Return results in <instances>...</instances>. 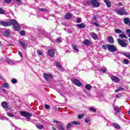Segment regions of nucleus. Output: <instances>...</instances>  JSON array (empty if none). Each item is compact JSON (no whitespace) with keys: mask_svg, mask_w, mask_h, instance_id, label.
I'll return each instance as SVG.
<instances>
[{"mask_svg":"<svg viewBox=\"0 0 130 130\" xmlns=\"http://www.w3.org/2000/svg\"><path fill=\"white\" fill-rule=\"evenodd\" d=\"M112 126H113V127H115V128H117V129H119V128H120V126L117 123H113Z\"/></svg>","mask_w":130,"mask_h":130,"instance_id":"obj_26","label":"nucleus"},{"mask_svg":"<svg viewBox=\"0 0 130 130\" xmlns=\"http://www.w3.org/2000/svg\"><path fill=\"white\" fill-rule=\"evenodd\" d=\"M59 121L56 120H54V123H59Z\"/></svg>","mask_w":130,"mask_h":130,"instance_id":"obj_55","label":"nucleus"},{"mask_svg":"<svg viewBox=\"0 0 130 130\" xmlns=\"http://www.w3.org/2000/svg\"><path fill=\"white\" fill-rule=\"evenodd\" d=\"M83 117H84V115H83V114L78 115V118L79 119H82V118H83Z\"/></svg>","mask_w":130,"mask_h":130,"instance_id":"obj_47","label":"nucleus"},{"mask_svg":"<svg viewBox=\"0 0 130 130\" xmlns=\"http://www.w3.org/2000/svg\"><path fill=\"white\" fill-rule=\"evenodd\" d=\"M2 78V76L0 75V79Z\"/></svg>","mask_w":130,"mask_h":130,"instance_id":"obj_62","label":"nucleus"},{"mask_svg":"<svg viewBox=\"0 0 130 130\" xmlns=\"http://www.w3.org/2000/svg\"><path fill=\"white\" fill-rule=\"evenodd\" d=\"M104 1L105 4H106V5L107 6L108 8H110V7H111V3H110V2H109L108 0H104Z\"/></svg>","mask_w":130,"mask_h":130,"instance_id":"obj_22","label":"nucleus"},{"mask_svg":"<svg viewBox=\"0 0 130 130\" xmlns=\"http://www.w3.org/2000/svg\"><path fill=\"white\" fill-rule=\"evenodd\" d=\"M116 112H117V113H118V112H121V110H119V107H118V106H115L114 107Z\"/></svg>","mask_w":130,"mask_h":130,"instance_id":"obj_29","label":"nucleus"},{"mask_svg":"<svg viewBox=\"0 0 130 130\" xmlns=\"http://www.w3.org/2000/svg\"><path fill=\"white\" fill-rule=\"evenodd\" d=\"M124 63L125 64H128L129 63V60L128 59H124Z\"/></svg>","mask_w":130,"mask_h":130,"instance_id":"obj_38","label":"nucleus"},{"mask_svg":"<svg viewBox=\"0 0 130 130\" xmlns=\"http://www.w3.org/2000/svg\"><path fill=\"white\" fill-rule=\"evenodd\" d=\"M7 114L9 116V117H14V116H15V115L12 114L11 113L7 112Z\"/></svg>","mask_w":130,"mask_h":130,"instance_id":"obj_36","label":"nucleus"},{"mask_svg":"<svg viewBox=\"0 0 130 130\" xmlns=\"http://www.w3.org/2000/svg\"><path fill=\"white\" fill-rule=\"evenodd\" d=\"M56 42H57V43H60L61 42V39L59 38L56 39Z\"/></svg>","mask_w":130,"mask_h":130,"instance_id":"obj_42","label":"nucleus"},{"mask_svg":"<svg viewBox=\"0 0 130 130\" xmlns=\"http://www.w3.org/2000/svg\"><path fill=\"white\" fill-rule=\"evenodd\" d=\"M107 40L109 43H111V44H113V43H114V40L113 39V37L111 36L108 37Z\"/></svg>","mask_w":130,"mask_h":130,"instance_id":"obj_15","label":"nucleus"},{"mask_svg":"<svg viewBox=\"0 0 130 130\" xmlns=\"http://www.w3.org/2000/svg\"><path fill=\"white\" fill-rule=\"evenodd\" d=\"M20 114L27 119H30V117H31V114L27 112L20 111Z\"/></svg>","mask_w":130,"mask_h":130,"instance_id":"obj_7","label":"nucleus"},{"mask_svg":"<svg viewBox=\"0 0 130 130\" xmlns=\"http://www.w3.org/2000/svg\"><path fill=\"white\" fill-rule=\"evenodd\" d=\"M71 123L72 124V125H73L74 124H80L79 122L76 121H72Z\"/></svg>","mask_w":130,"mask_h":130,"instance_id":"obj_41","label":"nucleus"},{"mask_svg":"<svg viewBox=\"0 0 130 130\" xmlns=\"http://www.w3.org/2000/svg\"><path fill=\"white\" fill-rule=\"evenodd\" d=\"M91 37L94 39V40H97L98 39V37L95 32H91Z\"/></svg>","mask_w":130,"mask_h":130,"instance_id":"obj_18","label":"nucleus"},{"mask_svg":"<svg viewBox=\"0 0 130 130\" xmlns=\"http://www.w3.org/2000/svg\"><path fill=\"white\" fill-rule=\"evenodd\" d=\"M103 49L106 50L107 49V45H103L102 47Z\"/></svg>","mask_w":130,"mask_h":130,"instance_id":"obj_51","label":"nucleus"},{"mask_svg":"<svg viewBox=\"0 0 130 130\" xmlns=\"http://www.w3.org/2000/svg\"><path fill=\"white\" fill-rule=\"evenodd\" d=\"M88 110L90 111H92V112H96V109L93 107H90V108H88Z\"/></svg>","mask_w":130,"mask_h":130,"instance_id":"obj_34","label":"nucleus"},{"mask_svg":"<svg viewBox=\"0 0 130 130\" xmlns=\"http://www.w3.org/2000/svg\"><path fill=\"white\" fill-rule=\"evenodd\" d=\"M21 26H24V24H21Z\"/></svg>","mask_w":130,"mask_h":130,"instance_id":"obj_61","label":"nucleus"},{"mask_svg":"<svg viewBox=\"0 0 130 130\" xmlns=\"http://www.w3.org/2000/svg\"><path fill=\"white\" fill-rule=\"evenodd\" d=\"M3 88H6V89H10V85L8 83H4L2 84Z\"/></svg>","mask_w":130,"mask_h":130,"instance_id":"obj_17","label":"nucleus"},{"mask_svg":"<svg viewBox=\"0 0 130 130\" xmlns=\"http://www.w3.org/2000/svg\"><path fill=\"white\" fill-rule=\"evenodd\" d=\"M117 40L119 44H120V45L122 47H126V46H127V44H126V41L122 40L120 39H118Z\"/></svg>","mask_w":130,"mask_h":130,"instance_id":"obj_6","label":"nucleus"},{"mask_svg":"<svg viewBox=\"0 0 130 130\" xmlns=\"http://www.w3.org/2000/svg\"><path fill=\"white\" fill-rule=\"evenodd\" d=\"M5 2H6L7 4H10V3L12 2V0H5Z\"/></svg>","mask_w":130,"mask_h":130,"instance_id":"obj_53","label":"nucleus"},{"mask_svg":"<svg viewBox=\"0 0 130 130\" xmlns=\"http://www.w3.org/2000/svg\"><path fill=\"white\" fill-rule=\"evenodd\" d=\"M116 98L118 99V98H120V95H119V94H117V95H116Z\"/></svg>","mask_w":130,"mask_h":130,"instance_id":"obj_56","label":"nucleus"},{"mask_svg":"<svg viewBox=\"0 0 130 130\" xmlns=\"http://www.w3.org/2000/svg\"><path fill=\"white\" fill-rule=\"evenodd\" d=\"M85 121L86 123H88L90 122V119H89V118H86Z\"/></svg>","mask_w":130,"mask_h":130,"instance_id":"obj_50","label":"nucleus"},{"mask_svg":"<svg viewBox=\"0 0 130 130\" xmlns=\"http://www.w3.org/2000/svg\"><path fill=\"white\" fill-rule=\"evenodd\" d=\"M39 11H40V12H45L46 10L45 9H42V8H38Z\"/></svg>","mask_w":130,"mask_h":130,"instance_id":"obj_45","label":"nucleus"},{"mask_svg":"<svg viewBox=\"0 0 130 130\" xmlns=\"http://www.w3.org/2000/svg\"><path fill=\"white\" fill-rule=\"evenodd\" d=\"M123 54L124 55V56H126V57H127V58H129L130 59V53L127 52H125L123 53Z\"/></svg>","mask_w":130,"mask_h":130,"instance_id":"obj_24","label":"nucleus"},{"mask_svg":"<svg viewBox=\"0 0 130 130\" xmlns=\"http://www.w3.org/2000/svg\"><path fill=\"white\" fill-rule=\"evenodd\" d=\"M6 60L7 61V62H8V63H10V64L12 63L13 61H12V60H11V59L9 58H7L6 59Z\"/></svg>","mask_w":130,"mask_h":130,"instance_id":"obj_33","label":"nucleus"},{"mask_svg":"<svg viewBox=\"0 0 130 130\" xmlns=\"http://www.w3.org/2000/svg\"><path fill=\"white\" fill-rule=\"evenodd\" d=\"M72 48L75 53H78L79 51H80V50H79V48L78 47V46H77L76 45H75V44L72 45Z\"/></svg>","mask_w":130,"mask_h":130,"instance_id":"obj_13","label":"nucleus"},{"mask_svg":"<svg viewBox=\"0 0 130 130\" xmlns=\"http://www.w3.org/2000/svg\"><path fill=\"white\" fill-rule=\"evenodd\" d=\"M2 91H3V92H6V89H3Z\"/></svg>","mask_w":130,"mask_h":130,"instance_id":"obj_59","label":"nucleus"},{"mask_svg":"<svg viewBox=\"0 0 130 130\" xmlns=\"http://www.w3.org/2000/svg\"><path fill=\"white\" fill-rule=\"evenodd\" d=\"M93 25H95L96 27H99L100 25L96 22H94L93 23Z\"/></svg>","mask_w":130,"mask_h":130,"instance_id":"obj_48","label":"nucleus"},{"mask_svg":"<svg viewBox=\"0 0 130 130\" xmlns=\"http://www.w3.org/2000/svg\"><path fill=\"white\" fill-rule=\"evenodd\" d=\"M38 55H42V51L41 50L38 51Z\"/></svg>","mask_w":130,"mask_h":130,"instance_id":"obj_49","label":"nucleus"},{"mask_svg":"<svg viewBox=\"0 0 130 130\" xmlns=\"http://www.w3.org/2000/svg\"><path fill=\"white\" fill-rule=\"evenodd\" d=\"M1 105L4 109H6V110H8V108L9 107V104L6 103V102L4 101L2 103Z\"/></svg>","mask_w":130,"mask_h":130,"instance_id":"obj_11","label":"nucleus"},{"mask_svg":"<svg viewBox=\"0 0 130 130\" xmlns=\"http://www.w3.org/2000/svg\"><path fill=\"white\" fill-rule=\"evenodd\" d=\"M126 32L127 34V35L128 36V37H130V29H127L126 30Z\"/></svg>","mask_w":130,"mask_h":130,"instance_id":"obj_46","label":"nucleus"},{"mask_svg":"<svg viewBox=\"0 0 130 130\" xmlns=\"http://www.w3.org/2000/svg\"><path fill=\"white\" fill-rule=\"evenodd\" d=\"M25 34V31L21 30L20 31V35H22V36H24Z\"/></svg>","mask_w":130,"mask_h":130,"instance_id":"obj_44","label":"nucleus"},{"mask_svg":"<svg viewBox=\"0 0 130 130\" xmlns=\"http://www.w3.org/2000/svg\"><path fill=\"white\" fill-rule=\"evenodd\" d=\"M5 10H4L3 9L0 8V14H1L2 15H3L4 14H5Z\"/></svg>","mask_w":130,"mask_h":130,"instance_id":"obj_40","label":"nucleus"},{"mask_svg":"<svg viewBox=\"0 0 130 130\" xmlns=\"http://www.w3.org/2000/svg\"><path fill=\"white\" fill-rule=\"evenodd\" d=\"M115 32L117 34H119V33H121L122 34H123V33H124L123 31H121V30L117 28L115 29Z\"/></svg>","mask_w":130,"mask_h":130,"instance_id":"obj_27","label":"nucleus"},{"mask_svg":"<svg viewBox=\"0 0 130 130\" xmlns=\"http://www.w3.org/2000/svg\"><path fill=\"white\" fill-rule=\"evenodd\" d=\"M89 3H90L93 8H99L100 7V3L97 2V0H90Z\"/></svg>","mask_w":130,"mask_h":130,"instance_id":"obj_4","label":"nucleus"},{"mask_svg":"<svg viewBox=\"0 0 130 130\" xmlns=\"http://www.w3.org/2000/svg\"><path fill=\"white\" fill-rule=\"evenodd\" d=\"M54 53H55V49H54L48 50V55L51 57H54Z\"/></svg>","mask_w":130,"mask_h":130,"instance_id":"obj_9","label":"nucleus"},{"mask_svg":"<svg viewBox=\"0 0 130 130\" xmlns=\"http://www.w3.org/2000/svg\"><path fill=\"white\" fill-rule=\"evenodd\" d=\"M107 48L110 52H115L117 50L116 47L113 45L107 44Z\"/></svg>","mask_w":130,"mask_h":130,"instance_id":"obj_2","label":"nucleus"},{"mask_svg":"<svg viewBox=\"0 0 130 130\" xmlns=\"http://www.w3.org/2000/svg\"><path fill=\"white\" fill-rule=\"evenodd\" d=\"M123 90V88L122 87H119L116 90V93H118V92H120V91H122Z\"/></svg>","mask_w":130,"mask_h":130,"instance_id":"obj_37","label":"nucleus"},{"mask_svg":"<svg viewBox=\"0 0 130 130\" xmlns=\"http://www.w3.org/2000/svg\"><path fill=\"white\" fill-rule=\"evenodd\" d=\"M18 42L23 49H27V46H28V45H26V44L22 42L21 40L18 41Z\"/></svg>","mask_w":130,"mask_h":130,"instance_id":"obj_12","label":"nucleus"},{"mask_svg":"<svg viewBox=\"0 0 130 130\" xmlns=\"http://www.w3.org/2000/svg\"><path fill=\"white\" fill-rule=\"evenodd\" d=\"M129 26H130V22L129 23Z\"/></svg>","mask_w":130,"mask_h":130,"instance_id":"obj_63","label":"nucleus"},{"mask_svg":"<svg viewBox=\"0 0 130 130\" xmlns=\"http://www.w3.org/2000/svg\"><path fill=\"white\" fill-rule=\"evenodd\" d=\"M77 27H78V28H80V29H83V28H86V26H85V24H84V23H83L77 24Z\"/></svg>","mask_w":130,"mask_h":130,"instance_id":"obj_20","label":"nucleus"},{"mask_svg":"<svg viewBox=\"0 0 130 130\" xmlns=\"http://www.w3.org/2000/svg\"><path fill=\"white\" fill-rule=\"evenodd\" d=\"M56 127L59 130H66V129H64V127L63 126V125H62L61 123L57 124Z\"/></svg>","mask_w":130,"mask_h":130,"instance_id":"obj_16","label":"nucleus"},{"mask_svg":"<svg viewBox=\"0 0 130 130\" xmlns=\"http://www.w3.org/2000/svg\"><path fill=\"white\" fill-rule=\"evenodd\" d=\"M44 78L46 81L49 82V81H50V80L53 78V76L51 74L45 73L44 74Z\"/></svg>","mask_w":130,"mask_h":130,"instance_id":"obj_5","label":"nucleus"},{"mask_svg":"<svg viewBox=\"0 0 130 130\" xmlns=\"http://www.w3.org/2000/svg\"><path fill=\"white\" fill-rule=\"evenodd\" d=\"M55 63H56V67H57L58 69L60 70V69H61V65H60V64L58 63V62L56 61Z\"/></svg>","mask_w":130,"mask_h":130,"instance_id":"obj_31","label":"nucleus"},{"mask_svg":"<svg viewBox=\"0 0 130 130\" xmlns=\"http://www.w3.org/2000/svg\"><path fill=\"white\" fill-rule=\"evenodd\" d=\"M118 6H122V4H121V3H120L118 4Z\"/></svg>","mask_w":130,"mask_h":130,"instance_id":"obj_58","label":"nucleus"},{"mask_svg":"<svg viewBox=\"0 0 130 130\" xmlns=\"http://www.w3.org/2000/svg\"><path fill=\"white\" fill-rule=\"evenodd\" d=\"M18 54L21 58L23 57V54H22V52L19 51Z\"/></svg>","mask_w":130,"mask_h":130,"instance_id":"obj_54","label":"nucleus"},{"mask_svg":"<svg viewBox=\"0 0 130 130\" xmlns=\"http://www.w3.org/2000/svg\"><path fill=\"white\" fill-rule=\"evenodd\" d=\"M115 12H116L118 15H120V16H122L123 15H125V10L123 8H121L119 10H115Z\"/></svg>","mask_w":130,"mask_h":130,"instance_id":"obj_8","label":"nucleus"},{"mask_svg":"<svg viewBox=\"0 0 130 130\" xmlns=\"http://www.w3.org/2000/svg\"><path fill=\"white\" fill-rule=\"evenodd\" d=\"M71 81L72 83L74 84V85H75L76 86H77L78 87H82V86H83V84L81 83V81H80V80L76 78H72L71 79Z\"/></svg>","mask_w":130,"mask_h":130,"instance_id":"obj_3","label":"nucleus"},{"mask_svg":"<svg viewBox=\"0 0 130 130\" xmlns=\"http://www.w3.org/2000/svg\"><path fill=\"white\" fill-rule=\"evenodd\" d=\"M11 82L12 84H16L17 83V80L15 78L12 79Z\"/></svg>","mask_w":130,"mask_h":130,"instance_id":"obj_39","label":"nucleus"},{"mask_svg":"<svg viewBox=\"0 0 130 130\" xmlns=\"http://www.w3.org/2000/svg\"><path fill=\"white\" fill-rule=\"evenodd\" d=\"M119 38H127V37H126V36H125L124 34H120L119 35Z\"/></svg>","mask_w":130,"mask_h":130,"instance_id":"obj_32","label":"nucleus"},{"mask_svg":"<svg viewBox=\"0 0 130 130\" xmlns=\"http://www.w3.org/2000/svg\"><path fill=\"white\" fill-rule=\"evenodd\" d=\"M52 129H53V130H56V128H55L54 127H52Z\"/></svg>","mask_w":130,"mask_h":130,"instance_id":"obj_57","label":"nucleus"},{"mask_svg":"<svg viewBox=\"0 0 130 130\" xmlns=\"http://www.w3.org/2000/svg\"><path fill=\"white\" fill-rule=\"evenodd\" d=\"M100 71H101V72H102V73H106L107 72V68L106 67H103L102 68H101L100 69Z\"/></svg>","mask_w":130,"mask_h":130,"instance_id":"obj_28","label":"nucleus"},{"mask_svg":"<svg viewBox=\"0 0 130 130\" xmlns=\"http://www.w3.org/2000/svg\"><path fill=\"white\" fill-rule=\"evenodd\" d=\"M72 18V14L71 13H67L66 15L64 16V18L66 20H70Z\"/></svg>","mask_w":130,"mask_h":130,"instance_id":"obj_19","label":"nucleus"},{"mask_svg":"<svg viewBox=\"0 0 130 130\" xmlns=\"http://www.w3.org/2000/svg\"><path fill=\"white\" fill-rule=\"evenodd\" d=\"M91 44V42H89V40H85L83 42V44L86 46H89V45Z\"/></svg>","mask_w":130,"mask_h":130,"instance_id":"obj_21","label":"nucleus"},{"mask_svg":"<svg viewBox=\"0 0 130 130\" xmlns=\"http://www.w3.org/2000/svg\"><path fill=\"white\" fill-rule=\"evenodd\" d=\"M16 2H18V3H20L21 2V0H16Z\"/></svg>","mask_w":130,"mask_h":130,"instance_id":"obj_60","label":"nucleus"},{"mask_svg":"<svg viewBox=\"0 0 130 130\" xmlns=\"http://www.w3.org/2000/svg\"><path fill=\"white\" fill-rule=\"evenodd\" d=\"M85 88L86 90H87L88 91H90L91 90V88H92V86L90 84H86L85 86Z\"/></svg>","mask_w":130,"mask_h":130,"instance_id":"obj_25","label":"nucleus"},{"mask_svg":"<svg viewBox=\"0 0 130 130\" xmlns=\"http://www.w3.org/2000/svg\"><path fill=\"white\" fill-rule=\"evenodd\" d=\"M111 80L115 83H119L120 80L116 76H113L111 77Z\"/></svg>","mask_w":130,"mask_h":130,"instance_id":"obj_14","label":"nucleus"},{"mask_svg":"<svg viewBox=\"0 0 130 130\" xmlns=\"http://www.w3.org/2000/svg\"><path fill=\"white\" fill-rule=\"evenodd\" d=\"M77 23H81V22H82V21L81 20V18H78L77 19Z\"/></svg>","mask_w":130,"mask_h":130,"instance_id":"obj_52","label":"nucleus"},{"mask_svg":"<svg viewBox=\"0 0 130 130\" xmlns=\"http://www.w3.org/2000/svg\"><path fill=\"white\" fill-rule=\"evenodd\" d=\"M72 126H73V124H72V122L68 124L67 125V129H70L71 128V127H72Z\"/></svg>","mask_w":130,"mask_h":130,"instance_id":"obj_35","label":"nucleus"},{"mask_svg":"<svg viewBox=\"0 0 130 130\" xmlns=\"http://www.w3.org/2000/svg\"><path fill=\"white\" fill-rule=\"evenodd\" d=\"M36 126L39 129H42L44 127V125L41 124H38Z\"/></svg>","mask_w":130,"mask_h":130,"instance_id":"obj_30","label":"nucleus"},{"mask_svg":"<svg viewBox=\"0 0 130 130\" xmlns=\"http://www.w3.org/2000/svg\"><path fill=\"white\" fill-rule=\"evenodd\" d=\"M123 21H124V24H126V25H127V24H128V23L130 22L129 18L127 17L126 18H124Z\"/></svg>","mask_w":130,"mask_h":130,"instance_id":"obj_23","label":"nucleus"},{"mask_svg":"<svg viewBox=\"0 0 130 130\" xmlns=\"http://www.w3.org/2000/svg\"><path fill=\"white\" fill-rule=\"evenodd\" d=\"M45 108H46V109H50V106L49 105H45Z\"/></svg>","mask_w":130,"mask_h":130,"instance_id":"obj_43","label":"nucleus"},{"mask_svg":"<svg viewBox=\"0 0 130 130\" xmlns=\"http://www.w3.org/2000/svg\"><path fill=\"white\" fill-rule=\"evenodd\" d=\"M0 25L4 26V27H8V26L13 25V29L15 31H20L21 29L20 24H19V23H18L15 19H11L8 22L0 21Z\"/></svg>","mask_w":130,"mask_h":130,"instance_id":"obj_1","label":"nucleus"},{"mask_svg":"<svg viewBox=\"0 0 130 130\" xmlns=\"http://www.w3.org/2000/svg\"><path fill=\"white\" fill-rule=\"evenodd\" d=\"M4 36L6 37H10L11 36V30L10 29H6L4 32Z\"/></svg>","mask_w":130,"mask_h":130,"instance_id":"obj_10","label":"nucleus"}]
</instances>
